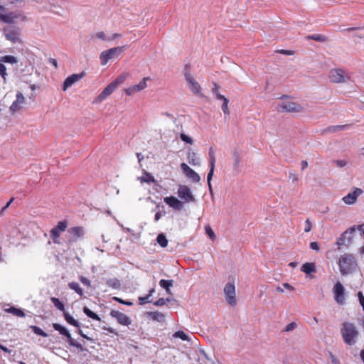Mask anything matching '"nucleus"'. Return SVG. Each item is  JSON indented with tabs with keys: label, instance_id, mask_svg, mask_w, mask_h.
Returning a JSON list of instances; mask_svg holds the SVG:
<instances>
[{
	"label": "nucleus",
	"instance_id": "obj_1",
	"mask_svg": "<svg viewBox=\"0 0 364 364\" xmlns=\"http://www.w3.org/2000/svg\"><path fill=\"white\" fill-rule=\"evenodd\" d=\"M341 333L343 342L350 346H354L357 343L360 336L355 324L347 321L341 324Z\"/></svg>",
	"mask_w": 364,
	"mask_h": 364
},
{
	"label": "nucleus",
	"instance_id": "obj_2",
	"mask_svg": "<svg viewBox=\"0 0 364 364\" xmlns=\"http://www.w3.org/2000/svg\"><path fill=\"white\" fill-rule=\"evenodd\" d=\"M4 239L10 244H18L21 238L24 237L23 233L17 226L16 222H10L4 226L3 232Z\"/></svg>",
	"mask_w": 364,
	"mask_h": 364
},
{
	"label": "nucleus",
	"instance_id": "obj_3",
	"mask_svg": "<svg viewBox=\"0 0 364 364\" xmlns=\"http://www.w3.org/2000/svg\"><path fill=\"white\" fill-rule=\"evenodd\" d=\"M338 266L342 275L353 272L357 267L355 257L350 254L341 255L339 258Z\"/></svg>",
	"mask_w": 364,
	"mask_h": 364
},
{
	"label": "nucleus",
	"instance_id": "obj_4",
	"mask_svg": "<svg viewBox=\"0 0 364 364\" xmlns=\"http://www.w3.org/2000/svg\"><path fill=\"white\" fill-rule=\"evenodd\" d=\"M125 75H120L117 77L114 81L109 83L102 92L94 100V103H100L109 96L119 85H121L125 80Z\"/></svg>",
	"mask_w": 364,
	"mask_h": 364
},
{
	"label": "nucleus",
	"instance_id": "obj_5",
	"mask_svg": "<svg viewBox=\"0 0 364 364\" xmlns=\"http://www.w3.org/2000/svg\"><path fill=\"white\" fill-rule=\"evenodd\" d=\"M2 31L6 40L12 43H21V29L17 25H6Z\"/></svg>",
	"mask_w": 364,
	"mask_h": 364
},
{
	"label": "nucleus",
	"instance_id": "obj_6",
	"mask_svg": "<svg viewBox=\"0 0 364 364\" xmlns=\"http://www.w3.org/2000/svg\"><path fill=\"white\" fill-rule=\"evenodd\" d=\"M53 327L55 331H58L60 334L66 337V341L70 346L75 347L80 351H84L85 350L81 343L72 338L70 333L65 327L57 323H53Z\"/></svg>",
	"mask_w": 364,
	"mask_h": 364
},
{
	"label": "nucleus",
	"instance_id": "obj_7",
	"mask_svg": "<svg viewBox=\"0 0 364 364\" xmlns=\"http://www.w3.org/2000/svg\"><path fill=\"white\" fill-rule=\"evenodd\" d=\"M356 229L355 226H352L341 235L336 241L338 249H341L343 246L348 247L353 242V238Z\"/></svg>",
	"mask_w": 364,
	"mask_h": 364
},
{
	"label": "nucleus",
	"instance_id": "obj_8",
	"mask_svg": "<svg viewBox=\"0 0 364 364\" xmlns=\"http://www.w3.org/2000/svg\"><path fill=\"white\" fill-rule=\"evenodd\" d=\"M124 46L115 47L107 50L102 51L100 55L101 64L105 65L111 59L117 58L122 52Z\"/></svg>",
	"mask_w": 364,
	"mask_h": 364
},
{
	"label": "nucleus",
	"instance_id": "obj_9",
	"mask_svg": "<svg viewBox=\"0 0 364 364\" xmlns=\"http://www.w3.org/2000/svg\"><path fill=\"white\" fill-rule=\"evenodd\" d=\"M25 17L18 11L1 13V22L6 25H16L18 21H23Z\"/></svg>",
	"mask_w": 364,
	"mask_h": 364
},
{
	"label": "nucleus",
	"instance_id": "obj_10",
	"mask_svg": "<svg viewBox=\"0 0 364 364\" xmlns=\"http://www.w3.org/2000/svg\"><path fill=\"white\" fill-rule=\"evenodd\" d=\"M224 294L228 304L234 306L237 304L235 287L233 282H228L225 284L224 289Z\"/></svg>",
	"mask_w": 364,
	"mask_h": 364
},
{
	"label": "nucleus",
	"instance_id": "obj_11",
	"mask_svg": "<svg viewBox=\"0 0 364 364\" xmlns=\"http://www.w3.org/2000/svg\"><path fill=\"white\" fill-rule=\"evenodd\" d=\"M277 109L281 112H300L303 110L301 105L291 101L282 102L277 105Z\"/></svg>",
	"mask_w": 364,
	"mask_h": 364
},
{
	"label": "nucleus",
	"instance_id": "obj_12",
	"mask_svg": "<svg viewBox=\"0 0 364 364\" xmlns=\"http://www.w3.org/2000/svg\"><path fill=\"white\" fill-rule=\"evenodd\" d=\"M329 78L333 82L342 83L348 80L350 77L344 70L333 69L330 72Z\"/></svg>",
	"mask_w": 364,
	"mask_h": 364
},
{
	"label": "nucleus",
	"instance_id": "obj_13",
	"mask_svg": "<svg viewBox=\"0 0 364 364\" xmlns=\"http://www.w3.org/2000/svg\"><path fill=\"white\" fill-rule=\"evenodd\" d=\"M345 288L340 282H337L333 288L334 299L339 305H343L346 302Z\"/></svg>",
	"mask_w": 364,
	"mask_h": 364
},
{
	"label": "nucleus",
	"instance_id": "obj_14",
	"mask_svg": "<svg viewBox=\"0 0 364 364\" xmlns=\"http://www.w3.org/2000/svg\"><path fill=\"white\" fill-rule=\"evenodd\" d=\"M18 63V58L14 55H6L4 56H1V63H7L11 65V66H14V70H16L17 68ZM6 68L4 64H1V77L4 79V82L6 81Z\"/></svg>",
	"mask_w": 364,
	"mask_h": 364
},
{
	"label": "nucleus",
	"instance_id": "obj_15",
	"mask_svg": "<svg viewBox=\"0 0 364 364\" xmlns=\"http://www.w3.org/2000/svg\"><path fill=\"white\" fill-rule=\"evenodd\" d=\"M68 224L65 221H60L50 232V237L55 244H60V233L64 232L67 228Z\"/></svg>",
	"mask_w": 364,
	"mask_h": 364
},
{
	"label": "nucleus",
	"instance_id": "obj_16",
	"mask_svg": "<svg viewBox=\"0 0 364 364\" xmlns=\"http://www.w3.org/2000/svg\"><path fill=\"white\" fill-rule=\"evenodd\" d=\"M149 77H144L138 84L132 85L124 90L125 93L129 95H133L136 92L142 91L147 87L146 82L150 81Z\"/></svg>",
	"mask_w": 364,
	"mask_h": 364
},
{
	"label": "nucleus",
	"instance_id": "obj_17",
	"mask_svg": "<svg viewBox=\"0 0 364 364\" xmlns=\"http://www.w3.org/2000/svg\"><path fill=\"white\" fill-rule=\"evenodd\" d=\"M84 235L85 231L82 227L76 226L70 228L68 230V244H72L78 239L82 238Z\"/></svg>",
	"mask_w": 364,
	"mask_h": 364
},
{
	"label": "nucleus",
	"instance_id": "obj_18",
	"mask_svg": "<svg viewBox=\"0 0 364 364\" xmlns=\"http://www.w3.org/2000/svg\"><path fill=\"white\" fill-rule=\"evenodd\" d=\"M177 193L178 197L184 202L189 203L195 200L191 188L186 185H180Z\"/></svg>",
	"mask_w": 364,
	"mask_h": 364
},
{
	"label": "nucleus",
	"instance_id": "obj_19",
	"mask_svg": "<svg viewBox=\"0 0 364 364\" xmlns=\"http://www.w3.org/2000/svg\"><path fill=\"white\" fill-rule=\"evenodd\" d=\"M185 79L188 85L190 90L196 95H200V86L193 77L190 72L188 70L187 66H186V71L184 73Z\"/></svg>",
	"mask_w": 364,
	"mask_h": 364
},
{
	"label": "nucleus",
	"instance_id": "obj_20",
	"mask_svg": "<svg viewBox=\"0 0 364 364\" xmlns=\"http://www.w3.org/2000/svg\"><path fill=\"white\" fill-rule=\"evenodd\" d=\"M181 168L184 175L192 180L194 183H198L200 181V176L191 168H190L186 163L181 164Z\"/></svg>",
	"mask_w": 364,
	"mask_h": 364
},
{
	"label": "nucleus",
	"instance_id": "obj_21",
	"mask_svg": "<svg viewBox=\"0 0 364 364\" xmlns=\"http://www.w3.org/2000/svg\"><path fill=\"white\" fill-rule=\"evenodd\" d=\"M110 316L114 318L119 323L128 326L131 323V319L129 316H127L125 314L120 312L117 310H112L110 312Z\"/></svg>",
	"mask_w": 364,
	"mask_h": 364
},
{
	"label": "nucleus",
	"instance_id": "obj_22",
	"mask_svg": "<svg viewBox=\"0 0 364 364\" xmlns=\"http://www.w3.org/2000/svg\"><path fill=\"white\" fill-rule=\"evenodd\" d=\"M363 190L359 188H355L353 191L349 193L346 196L343 197L342 200L347 205L354 204L358 197L363 193Z\"/></svg>",
	"mask_w": 364,
	"mask_h": 364
},
{
	"label": "nucleus",
	"instance_id": "obj_23",
	"mask_svg": "<svg viewBox=\"0 0 364 364\" xmlns=\"http://www.w3.org/2000/svg\"><path fill=\"white\" fill-rule=\"evenodd\" d=\"M164 202L176 210H181L183 208V203L174 196L165 197Z\"/></svg>",
	"mask_w": 364,
	"mask_h": 364
},
{
	"label": "nucleus",
	"instance_id": "obj_24",
	"mask_svg": "<svg viewBox=\"0 0 364 364\" xmlns=\"http://www.w3.org/2000/svg\"><path fill=\"white\" fill-rule=\"evenodd\" d=\"M25 102V98L21 92H18L16 94V99L12 103L10 107V110L12 112H16L22 108L23 104Z\"/></svg>",
	"mask_w": 364,
	"mask_h": 364
},
{
	"label": "nucleus",
	"instance_id": "obj_25",
	"mask_svg": "<svg viewBox=\"0 0 364 364\" xmlns=\"http://www.w3.org/2000/svg\"><path fill=\"white\" fill-rule=\"evenodd\" d=\"M83 76V74H73L68 76L63 82V90L64 91L67 90L68 88L71 87L73 84H75L77 81L80 80Z\"/></svg>",
	"mask_w": 364,
	"mask_h": 364
},
{
	"label": "nucleus",
	"instance_id": "obj_26",
	"mask_svg": "<svg viewBox=\"0 0 364 364\" xmlns=\"http://www.w3.org/2000/svg\"><path fill=\"white\" fill-rule=\"evenodd\" d=\"M187 158H188V161L190 164L195 166H199L200 165V158L198 157L197 154L191 149L188 151Z\"/></svg>",
	"mask_w": 364,
	"mask_h": 364
},
{
	"label": "nucleus",
	"instance_id": "obj_27",
	"mask_svg": "<svg viewBox=\"0 0 364 364\" xmlns=\"http://www.w3.org/2000/svg\"><path fill=\"white\" fill-rule=\"evenodd\" d=\"M147 316L152 319L153 321H156L158 322L164 321L165 316L163 313L159 311H148L146 312Z\"/></svg>",
	"mask_w": 364,
	"mask_h": 364
},
{
	"label": "nucleus",
	"instance_id": "obj_28",
	"mask_svg": "<svg viewBox=\"0 0 364 364\" xmlns=\"http://www.w3.org/2000/svg\"><path fill=\"white\" fill-rule=\"evenodd\" d=\"M4 311L5 312H7V313H9V314H13L14 316H16L17 317H24L25 316V314L24 312L23 311L22 309H17L14 306H11L9 308H5L4 309Z\"/></svg>",
	"mask_w": 364,
	"mask_h": 364
},
{
	"label": "nucleus",
	"instance_id": "obj_29",
	"mask_svg": "<svg viewBox=\"0 0 364 364\" xmlns=\"http://www.w3.org/2000/svg\"><path fill=\"white\" fill-rule=\"evenodd\" d=\"M105 282L109 287L113 289H119L121 288V282L117 278L107 279Z\"/></svg>",
	"mask_w": 364,
	"mask_h": 364
},
{
	"label": "nucleus",
	"instance_id": "obj_30",
	"mask_svg": "<svg viewBox=\"0 0 364 364\" xmlns=\"http://www.w3.org/2000/svg\"><path fill=\"white\" fill-rule=\"evenodd\" d=\"M301 270L306 273V274H311L312 272H316V266H315V264L314 263H312V262H306L304 263L301 267Z\"/></svg>",
	"mask_w": 364,
	"mask_h": 364
},
{
	"label": "nucleus",
	"instance_id": "obj_31",
	"mask_svg": "<svg viewBox=\"0 0 364 364\" xmlns=\"http://www.w3.org/2000/svg\"><path fill=\"white\" fill-rule=\"evenodd\" d=\"M63 316L65 320L70 325L75 326L77 328H80V323L75 320L71 315H70L68 312L64 311Z\"/></svg>",
	"mask_w": 364,
	"mask_h": 364
},
{
	"label": "nucleus",
	"instance_id": "obj_32",
	"mask_svg": "<svg viewBox=\"0 0 364 364\" xmlns=\"http://www.w3.org/2000/svg\"><path fill=\"white\" fill-rule=\"evenodd\" d=\"M161 287L165 289L167 294H171L170 287L173 286V280L161 279L159 281Z\"/></svg>",
	"mask_w": 364,
	"mask_h": 364
},
{
	"label": "nucleus",
	"instance_id": "obj_33",
	"mask_svg": "<svg viewBox=\"0 0 364 364\" xmlns=\"http://www.w3.org/2000/svg\"><path fill=\"white\" fill-rule=\"evenodd\" d=\"M308 40H314L318 42H326L328 41V38L326 36L321 35V34H313L309 35L306 37Z\"/></svg>",
	"mask_w": 364,
	"mask_h": 364
},
{
	"label": "nucleus",
	"instance_id": "obj_34",
	"mask_svg": "<svg viewBox=\"0 0 364 364\" xmlns=\"http://www.w3.org/2000/svg\"><path fill=\"white\" fill-rule=\"evenodd\" d=\"M68 287L70 289L75 291L78 295L82 296L83 295V290L80 287L79 284L75 282L68 283Z\"/></svg>",
	"mask_w": 364,
	"mask_h": 364
},
{
	"label": "nucleus",
	"instance_id": "obj_35",
	"mask_svg": "<svg viewBox=\"0 0 364 364\" xmlns=\"http://www.w3.org/2000/svg\"><path fill=\"white\" fill-rule=\"evenodd\" d=\"M83 312L89 318H92L94 320H96V321H101L100 317L97 314H95V312L92 311L89 308H87L86 306H85L83 308Z\"/></svg>",
	"mask_w": 364,
	"mask_h": 364
},
{
	"label": "nucleus",
	"instance_id": "obj_36",
	"mask_svg": "<svg viewBox=\"0 0 364 364\" xmlns=\"http://www.w3.org/2000/svg\"><path fill=\"white\" fill-rule=\"evenodd\" d=\"M50 301L53 303V304L54 305V306L55 308H57L58 310L62 311L63 312L65 311V306H64L63 303L59 300V299L55 298V297H51Z\"/></svg>",
	"mask_w": 364,
	"mask_h": 364
},
{
	"label": "nucleus",
	"instance_id": "obj_37",
	"mask_svg": "<svg viewBox=\"0 0 364 364\" xmlns=\"http://www.w3.org/2000/svg\"><path fill=\"white\" fill-rule=\"evenodd\" d=\"M156 240L159 245L162 247H166L168 245V240L164 233L158 235Z\"/></svg>",
	"mask_w": 364,
	"mask_h": 364
},
{
	"label": "nucleus",
	"instance_id": "obj_38",
	"mask_svg": "<svg viewBox=\"0 0 364 364\" xmlns=\"http://www.w3.org/2000/svg\"><path fill=\"white\" fill-rule=\"evenodd\" d=\"M212 92L215 95L216 99H218L219 100H223L226 98L224 95H221L219 92V87L218 86V85L216 83H213V87L212 88Z\"/></svg>",
	"mask_w": 364,
	"mask_h": 364
},
{
	"label": "nucleus",
	"instance_id": "obj_39",
	"mask_svg": "<svg viewBox=\"0 0 364 364\" xmlns=\"http://www.w3.org/2000/svg\"><path fill=\"white\" fill-rule=\"evenodd\" d=\"M348 127V125H347V124H345V125H338V126H331V127H328L326 129V131L328 132H336L344 130Z\"/></svg>",
	"mask_w": 364,
	"mask_h": 364
},
{
	"label": "nucleus",
	"instance_id": "obj_40",
	"mask_svg": "<svg viewBox=\"0 0 364 364\" xmlns=\"http://www.w3.org/2000/svg\"><path fill=\"white\" fill-rule=\"evenodd\" d=\"M209 155V166H215V151L213 147H210L208 151Z\"/></svg>",
	"mask_w": 364,
	"mask_h": 364
},
{
	"label": "nucleus",
	"instance_id": "obj_41",
	"mask_svg": "<svg viewBox=\"0 0 364 364\" xmlns=\"http://www.w3.org/2000/svg\"><path fill=\"white\" fill-rule=\"evenodd\" d=\"M210 170L207 176V182L210 191H212L211 181L214 174L215 166H209Z\"/></svg>",
	"mask_w": 364,
	"mask_h": 364
},
{
	"label": "nucleus",
	"instance_id": "obj_42",
	"mask_svg": "<svg viewBox=\"0 0 364 364\" xmlns=\"http://www.w3.org/2000/svg\"><path fill=\"white\" fill-rule=\"evenodd\" d=\"M173 336L174 338H181L182 341H188L189 340L188 336L183 331H178L175 332L173 333Z\"/></svg>",
	"mask_w": 364,
	"mask_h": 364
},
{
	"label": "nucleus",
	"instance_id": "obj_43",
	"mask_svg": "<svg viewBox=\"0 0 364 364\" xmlns=\"http://www.w3.org/2000/svg\"><path fill=\"white\" fill-rule=\"evenodd\" d=\"M31 328L35 334L43 336V337L48 336V334L45 331H43L41 328H39L36 326H31Z\"/></svg>",
	"mask_w": 364,
	"mask_h": 364
},
{
	"label": "nucleus",
	"instance_id": "obj_44",
	"mask_svg": "<svg viewBox=\"0 0 364 364\" xmlns=\"http://www.w3.org/2000/svg\"><path fill=\"white\" fill-rule=\"evenodd\" d=\"M205 231L206 235L212 240H214L215 238V235L209 225H205Z\"/></svg>",
	"mask_w": 364,
	"mask_h": 364
},
{
	"label": "nucleus",
	"instance_id": "obj_45",
	"mask_svg": "<svg viewBox=\"0 0 364 364\" xmlns=\"http://www.w3.org/2000/svg\"><path fill=\"white\" fill-rule=\"evenodd\" d=\"M141 181L142 182H146V183H149L151 182H154V178L151 174H149L148 173H145L144 175L143 176H141Z\"/></svg>",
	"mask_w": 364,
	"mask_h": 364
},
{
	"label": "nucleus",
	"instance_id": "obj_46",
	"mask_svg": "<svg viewBox=\"0 0 364 364\" xmlns=\"http://www.w3.org/2000/svg\"><path fill=\"white\" fill-rule=\"evenodd\" d=\"M139 304L140 305H144L147 303H151L152 301L150 300V296L147 294L145 296H139L138 299Z\"/></svg>",
	"mask_w": 364,
	"mask_h": 364
},
{
	"label": "nucleus",
	"instance_id": "obj_47",
	"mask_svg": "<svg viewBox=\"0 0 364 364\" xmlns=\"http://www.w3.org/2000/svg\"><path fill=\"white\" fill-rule=\"evenodd\" d=\"M223 105H222V110L223 111L224 114H227L228 115L230 114V111H229V109H228V102H229V100L228 98H225L224 100H223Z\"/></svg>",
	"mask_w": 364,
	"mask_h": 364
},
{
	"label": "nucleus",
	"instance_id": "obj_48",
	"mask_svg": "<svg viewBox=\"0 0 364 364\" xmlns=\"http://www.w3.org/2000/svg\"><path fill=\"white\" fill-rule=\"evenodd\" d=\"M180 138L181 139L187 143V144H193V141L191 137L187 136L186 134H183V133H181V135H180Z\"/></svg>",
	"mask_w": 364,
	"mask_h": 364
},
{
	"label": "nucleus",
	"instance_id": "obj_49",
	"mask_svg": "<svg viewBox=\"0 0 364 364\" xmlns=\"http://www.w3.org/2000/svg\"><path fill=\"white\" fill-rule=\"evenodd\" d=\"M296 326H297V324L295 322H291L287 325L284 331L287 332L291 331L294 330L296 328Z\"/></svg>",
	"mask_w": 364,
	"mask_h": 364
},
{
	"label": "nucleus",
	"instance_id": "obj_50",
	"mask_svg": "<svg viewBox=\"0 0 364 364\" xmlns=\"http://www.w3.org/2000/svg\"><path fill=\"white\" fill-rule=\"evenodd\" d=\"M113 299L114 301H118L119 303L122 304H124V305H127V306H132L133 304V303L132 301H124L120 298H118V297H114Z\"/></svg>",
	"mask_w": 364,
	"mask_h": 364
},
{
	"label": "nucleus",
	"instance_id": "obj_51",
	"mask_svg": "<svg viewBox=\"0 0 364 364\" xmlns=\"http://www.w3.org/2000/svg\"><path fill=\"white\" fill-rule=\"evenodd\" d=\"M80 281L82 282V284H84L88 287H90L91 286L90 281L85 277L80 276Z\"/></svg>",
	"mask_w": 364,
	"mask_h": 364
},
{
	"label": "nucleus",
	"instance_id": "obj_52",
	"mask_svg": "<svg viewBox=\"0 0 364 364\" xmlns=\"http://www.w3.org/2000/svg\"><path fill=\"white\" fill-rule=\"evenodd\" d=\"M95 36L99 38V39H101V40H103V41H110L109 38H106V36L104 32L102 31H100V32H97L96 34H95Z\"/></svg>",
	"mask_w": 364,
	"mask_h": 364
},
{
	"label": "nucleus",
	"instance_id": "obj_53",
	"mask_svg": "<svg viewBox=\"0 0 364 364\" xmlns=\"http://www.w3.org/2000/svg\"><path fill=\"white\" fill-rule=\"evenodd\" d=\"M311 221L309 220V219H307L306 221H305V228H304V232H309L311 231Z\"/></svg>",
	"mask_w": 364,
	"mask_h": 364
},
{
	"label": "nucleus",
	"instance_id": "obj_54",
	"mask_svg": "<svg viewBox=\"0 0 364 364\" xmlns=\"http://www.w3.org/2000/svg\"><path fill=\"white\" fill-rule=\"evenodd\" d=\"M166 303V300H165V299L164 298H160L159 299H158L156 301H155L154 303V304L156 306H164L165 305Z\"/></svg>",
	"mask_w": 364,
	"mask_h": 364
},
{
	"label": "nucleus",
	"instance_id": "obj_55",
	"mask_svg": "<svg viewBox=\"0 0 364 364\" xmlns=\"http://www.w3.org/2000/svg\"><path fill=\"white\" fill-rule=\"evenodd\" d=\"M310 247L317 252L320 250L319 244L317 242H311L310 243Z\"/></svg>",
	"mask_w": 364,
	"mask_h": 364
},
{
	"label": "nucleus",
	"instance_id": "obj_56",
	"mask_svg": "<svg viewBox=\"0 0 364 364\" xmlns=\"http://www.w3.org/2000/svg\"><path fill=\"white\" fill-rule=\"evenodd\" d=\"M277 52L279 53H281V54L286 55H291L294 54V51L290 50L282 49V50H278Z\"/></svg>",
	"mask_w": 364,
	"mask_h": 364
},
{
	"label": "nucleus",
	"instance_id": "obj_57",
	"mask_svg": "<svg viewBox=\"0 0 364 364\" xmlns=\"http://www.w3.org/2000/svg\"><path fill=\"white\" fill-rule=\"evenodd\" d=\"M233 159H234V161H235V166H238L239 164H240V155H239L238 153L235 152L233 154Z\"/></svg>",
	"mask_w": 364,
	"mask_h": 364
},
{
	"label": "nucleus",
	"instance_id": "obj_58",
	"mask_svg": "<svg viewBox=\"0 0 364 364\" xmlns=\"http://www.w3.org/2000/svg\"><path fill=\"white\" fill-rule=\"evenodd\" d=\"M77 333L79 335H80L82 338H85L87 340H90V341L92 340V338L90 337L87 336V335H85L80 328H78V329L77 331Z\"/></svg>",
	"mask_w": 364,
	"mask_h": 364
},
{
	"label": "nucleus",
	"instance_id": "obj_59",
	"mask_svg": "<svg viewBox=\"0 0 364 364\" xmlns=\"http://www.w3.org/2000/svg\"><path fill=\"white\" fill-rule=\"evenodd\" d=\"M336 165L339 167H344L347 164L346 161L345 160H338L336 161Z\"/></svg>",
	"mask_w": 364,
	"mask_h": 364
},
{
	"label": "nucleus",
	"instance_id": "obj_60",
	"mask_svg": "<svg viewBox=\"0 0 364 364\" xmlns=\"http://www.w3.org/2000/svg\"><path fill=\"white\" fill-rule=\"evenodd\" d=\"M14 198H11L6 204L5 206H4L2 208H1V212L4 211V210H6L10 205L11 203L14 201Z\"/></svg>",
	"mask_w": 364,
	"mask_h": 364
},
{
	"label": "nucleus",
	"instance_id": "obj_61",
	"mask_svg": "<svg viewBox=\"0 0 364 364\" xmlns=\"http://www.w3.org/2000/svg\"><path fill=\"white\" fill-rule=\"evenodd\" d=\"M162 216V213L161 212H157L156 214H155V216H154V220L156 222H157L158 220H160V218H161Z\"/></svg>",
	"mask_w": 364,
	"mask_h": 364
},
{
	"label": "nucleus",
	"instance_id": "obj_62",
	"mask_svg": "<svg viewBox=\"0 0 364 364\" xmlns=\"http://www.w3.org/2000/svg\"><path fill=\"white\" fill-rule=\"evenodd\" d=\"M282 286L287 289H289V290H293L294 289V287L292 286H291L288 283H284L282 284Z\"/></svg>",
	"mask_w": 364,
	"mask_h": 364
},
{
	"label": "nucleus",
	"instance_id": "obj_63",
	"mask_svg": "<svg viewBox=\"0 0 364 364\" xmlns=\"http://www.w3.org/2000/svg\"><path fill=\"white\" fill-rule=\"evenodd\" d=\"M136 156L138 159V161L140 163L141 161L144 159V156L141 153H137Z\"/></svg>",
	"mask_w": 364,
	"mask_h": 364
},
{
	"label": "nucleus",
	"instance_id": "obj_64",
	"mask_svg": "<svg viewBox=\"0 0 364 364\" xmlns=\"http://www.w3.org/2000/svg\"><path fill=\"white\" fill-rule=\"evenodd\" d=\"M330 356L331 358V361L333 364H338V362L337 361V360L334 358V356L330 353Z\"/></svg>",
	"mask_w": 364,
	"mask_h": 364
}]
</instances>
